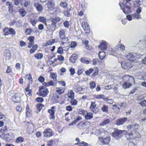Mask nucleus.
Returning <instances> with one entry per match:
<instances>
[{
  "mask_svg": "<svg viewBox=\"0 0 146 146\" xmlns=\"http://www.w3.org/2000/svg\"><path fill=\"white\" fill-rule=\"evenodd\" d=\"M141 135L139 132L135 130L134 133H128L125 134V137L127 140L131 141L132 140L135 139L136 138H140Z\"/></svg>",
  "mask_w": 146,
  "mask_h": 146,
  "instance_id": "1",
  "label": "nucleus"
},
{
  "mask_svg": "<svg viewBox=\"0 0 146 146\" xmlns=\"http://www.w3.org/2000/svg\"><path fill=\"white\" fill-rule=\"evenodd\" d=\"M127 131L126 130H121L118 129H115L114 131L113 132L112 136L117 139H118L121 135L126 133Z\"/></svg>",
  "mask_w": 146,
  "mask_h": 146,
  "instance_id": "2",
  "label": "nucleus"
},
{
  "mask_svg": "<svg viewBox=\"0 0 146 146\" xmlns=\"http://www.w3.org/2000/svg\"><path fill=\"white\" fill-rule=\"evenodd\" d=\"M39 95L42 97L46 96L49 93L48 89L45 87L40 86L39 87Z\"/></svg>",
  "mask_w": 146,
  "mask_h": 146,
  "instance_id": "3",
  "label": "nucleus"
},
{
  "mask_svg": "<svg viewBox=\"0 0 146 146\" xmlns=\"http://www.w3.org/2000/svg\"><path fill=\"white\" fill-rule=\"evenodd\" d=\"M125 1H123V3H119V5L123 13L126 14L130 12L131 10L130 7L128 5V4H125Z\"/></svg>",
  "mask_w": 146,
  "mask_h": 146,
  "instance_id": "4",
  "label": "nucleus"
},
{
  "mask_svg": "<svg viewBox=\"0 0 146 146\" xmlns=\"http://www.w3.org/2000/svg\"><path fill=\"white\" fill-rule=\"evenodd\" d=\"M126 57L127 60L132 61L138 57V55L137 53H129L126 55Z\"/></svg>",
  "mask_w": 146,
  "mask_h": 146,
  "instance_id": "5",
  "label": "nucleus"
},
{
  "mask_svg": "<svg viewBox=\"0 0 146 146\" xmlns=\"http://www.w3.org/2000/svg\"><path fill=\"white\" fill-rule=\"evenodd\" d=\"M74 91L77 93L83 94L84 93V89L78 85H75L73 87Z\"/></svg>",
  "mask_w": 146,
  "mask_h": 146,
  "instance_id": "6",
  "label": "nucleus"
},
{
  "mask_svg": "<svg viewBox=\"0 0 146 146\" xmlns=\"http://www.w3.org/2000/svg\"><path fill=\"white\" fill-rule=\"evenodd\" d=\"M82 114L84 117L85 119L86 120L90 119L93 117V114L91 112L83 111H82Z\"/></svg>",
  "mask_w": 146,
  "mask_h": 146,
  "instance_id": "7",
  "label": "nucleus"
},
{
  "mask_svg": "<svg viewBox=\"0 0 146 146\" xmlns=\"http://www.w3.org/2000/svg\"><path fill=\"white\" fill-rule=\"evenodd\" d=\"M98 139L103 145H108L110 141V136H107L105 138L99 137Z\"/></svg>",
  "mask_w": 146,
  "mask_h": 146,
  "instance_id": "8",
  "label": "nucleus"
},
{
  "mask_svg": "<svg viewBox=\"0 0 146 146\" xmlns=\"http://www.w3.org/2000/svg\"><path fill=\"white\" fill-rule=\"evenodd\" d=\"M13 133L10 132L8 134H5L3 136V139L6 141H9L14 138Z\"/></svg>",
  "mask_w": 146,
  "mask_h": 146,
  "instance_id": "9",
  "label": "nucleus"
},
{
  "mask_svg": "<svg viewBox=\"0 0 146 146\" xmlns=\"http://www.w3.org/2000/svg\"><path fill=\"white\" fill-rule=\"evenodd\" d=\"M82 27L85 31V33L88 34L90 33L89 25L86 22H84L82 23L81 25Z\"/></svg>",
  "mask_w": 146,
  "mask_h": 146,
  "instance_id": "10",
  "label": "nucleus"
},
{
  "mask_svg": "<svg viewBox=\"0 0 146 146\" xmlns=\"http://www.w3.org/2000/svg\"><path fill=\"white\" fill-rule=\"evenodd\" d=\"M121 66L122 68L125 70H128L132 67V65L130 63L125 62H122Z\"/></svg>",
  "mask_w": 146,
  "mask_h": 146,
  "instance_id": "11",
  "label": "nucleus"
},
{
  "mask_svg": "<svg viewBox=\"0 0 146 146\" xmlns=\"http://www.w3.org/2000/svg\"><path fill=\"white\" fill-rule=\"evenodd\" d=\"M96 105L95 102H91L90 108L91 111L95 113L98 111V109L96 107Z\"/></svg>",
  "mask_w": 146,
  "mask_h": 146,
  "instance_id": "12",
  "label": "nucleus"
},
{
  "mask_svg": "<svg viewBox=\"0 0 146 146\" xmlns=\"http://www.w3.org/2000/svg\"><path fill=\"white\" fill-rule=\"evenodd\" d=\"M127 119V118L125 117L117 119L116 120V124L117 125H122L124 123Z\"/></svg>",
  "mask_w": 146,
  "mask_h": 146,
  "instance_id": "13",
  "label": "nucleus"
},
{
  "mask_svg": "<svg viewBox=\"0 0 146 146\" xmlns=\"http://www.w3.org/2000/svg\"><path fill=\"white\" fill-rule=\"evenodd\" d=\"M44 136L46 137H49L52 136L53 134L52 130L50 129H46L43 132Z\"/></svg>",
  "mask_w": 146,
  "mask_h": 146,
  "instance_id": "14",
  "label": "nucleus"
},
{
  "mask_svg": "<svg viewBox=\"0 0 146 146\" xmlns=\"http://www.w3.org/2000/svg\"><path fill=\"white\" fill-rule=\"evenodd\" d=\"M56 106L52 107L51 109L48 110V112L50 114V118L54 119L55 118L54 113L55 111Z\"/></svg>",
  "mask_w": 146,
  "mask_h": 146,
  "instance_id": "15",
  "label": "nucleus"
},
{
  "mask_svg": "<svg viewBox=\"0 0 146 146\" xmlns=\"http://www.w3.org/2000/svg\"><path fill=\"white\" fill-rule=\"evenodd\" d=\"M46 5L48 8L50 10H51L55 6L54 2L52 0H49Z\"/></svg>",
  "mask_w": 146,
  "mask_h": 146,
  "instance_id": "16",
  "label": "nucleus"
},
{
  "mask_svg": "<svg viewBox=\"0 0 146 146\" xmlns=\"http://www.w3.org/2000/svg\"><path fill=\"white\" fill-rule=\"evenodd\" d=\"M123 79L125 81H129L130 82H134V80L133 77L128 75H125L123 77Z\"/></svg>",
  "mask_w": 146,
  "mask_h": 146,
  "instance_id": "17",
  "label": "nucleus"
},
{
  "mask_svg": "<svg viewBox=\"0 0 146 146\" xmlns=\"http://www.w3.org/2000/svg\"><path fill=\"white\" fill-rule=\"evenodd\" d=\"M20 2L21 5L25 7L29 6L30 4V2L29 0H21Z\"/></svg>",
  "mask_w": 146,
  "mask_h": 146,
  "instance_id": "18",
  "label": "nucleus"
},
{
  "mask_svg": "<svg viewBox=\"0 0 146 146\" xmlns=\"http://www.w3.org/2000/svg\"><path fill=\"white\" fill-rule=\"evenodd\" d=\"M12 101L15 103L19 102L21 100L20 97L17 94H15L12 97Z\"/></svg>",
  "mask_w": 146,
  "mask_h": 146,
  "instance_id": "19",
  "label": "nucleus"
},
{
  "mask_svg": "<svg viewBox=\"0 0 146 146\" xmlns=\"http://www.w3.org/2000/svg\"><path fill=\"white\" fill-rule=\"evenodd\" d=\"M35 38L33 36H31L28 38V40L29 41L28 47L30 48L34 44Z\"/></svg>",
  "mask_w": 146,
  "mask_h": 146,
  "instance_id": "20",
  "label": "nucleus"
},
{
  "mask_svg": "<svg viewBox=\"0 0 146 146\" xmlns=\"http://www.w3.org/2000/svg\"><path fill=\"white\" fill-rule=\"evenodd\" d=\"M67 4L64 2V10H67L68 9L69 10V11L66 10L65 12L64 11V15L67 17H69L70 16V14L69 12V10L70 9V7L69 8L68 7L67 8Z\"/></svg>",
  "mask_w": 146,
  "mask_h": 146,
  "instance_id": "21",
  "label": "nucleus"
},
{
  "mask_svg": "<svg viewBox=\"0 0 146 146\" xmlns=\"http://www.w3.org/2000/svg\"><path fill=\"white\" fill-rule=\"evenodd\" d=\"M107 43L105 41L102 42L99 45V47L103 50H106L107 47Z\"/></svg>",
  "mask_w": 146,
  "mask_h": 146,
  "instance_id": "22",
  "label": "nucleus"
},
{
  "mask_svg": "<svg viewBox=\"0 0 146 146\" xmlns=\"http://www.w3.org/2000/svg\"><path fill=\"white\" fill-rule=\"evenodd\" d=\"M34 131V125L31 124L29 125L27 129V131L29 133L31 134L33 133Z\"/></svg>",
  "mask_w": 146,
  "mask_h": 146,
  "instance_id": "23",
  "label": "nucleus"
},
{
  "mask_svg": "<svg viewBox=\"0 0 146 146\" xmlns=\"http://www.w3.org/2000/svg\"><path fill=\"white\" fill-rule=\"evenodd\" d=\"M34 6L36 7L37 10L38 11L40 12L42 11L43 8L41 5L35 3H34Z\"/></svg>",
  "mask_w": 146,
  "mask_h": 146,
  "instance_id": "24",
  "label": "nucleus"
},
{
  "mask_svg": "<svg viewBox=\"0 0 146 146\" xmlns=\"http://www.w3.org/2000/svg\"><path fill=\"white\" fill-rule=\"evenodd\" d=\"M55 41V40L52 39L48 41L46 43H43V45L44 46H47L49 45H52Z\"/></svg>",
  "mask_w": 146,
  "mask_h": 146,
  "instance_id": "25",
  "label": "nucleus"
},
{
  "mask_svg": "<svg viewBox=\"0 0 146 146\" xmlns=\"http://www.w3.org/2000/svg\"><path fill=\"white\" fill-rule=\"evenodd\" d=\"M141 4L140 0H135L133 2V7H139Z\"/></svg>",
  "mask_w": 146,
  "mask_h": 146,
  "instance_id": "26",
  "label": "nucleus"
},
{
  "mask_svg": "<svg viewBox=\"0 0 146 146\" xmlns=\"http://www.w3.org/2000/svg\"><path fill=\"white\" fill-rule=\"evenodd\" d=\"M75 94L74 93L72 90L69 91L67 94L68 97L71 99L74 98V97Z\"/></svg>",
  "mask_w": 146,
  "mask_h": 146,
  "instance_id": "27",
  "label": "nucleus"
},
{
  "mask_svg": "<svg viewBox=\"0 0 146 146\" xmlns=\"http://www.w3.org/2000/svg\"><path fill=\"white\" fill-rule=\"evenodd\" d=\"M94 98L97 99H103L104 100L105 99V97L103 95L99 94L95 95L94 96Z\"/></svg>",
  "mask_w": 146,
  "mask_h": 146,
  "instance_id": "28",
  "label": "nucleus"
},
{
  "mask_svg": "<svg viewBox=\"0 0 146 146\" xmlns=\"http://www.w3.org/2000/svg\"><path fill=\"white\" fill-rule=\"evenodd\" d=\"M60 20V18L58 17H55L54 18H53L52 19V24L55 27V24L58 23Z\"/></svg>",
  "mask_w": 146,
  "mask_h": 146,
  "instance_id": "29",
  "label": "nucleus"
},
{
  "mask_svg": "<svg viewBox=\"0 0 146 146\" xmlns=\"http://www.w3.org/2000/svg\"><path fill=\"white\" fill-rule=\"evenodd\" d=\"M77 58V55L76 54H73L70 57V60L72 62H74L75 60Z\"/></svg>",
  "mask_w": 146,
  "mask_h": 146,
  "instance_id": "30",
  "label": "nucleus"
},
{
  "mask_svg": "<svg viewBox=\"0 0 146 146\" xmlns=\"http://www.w3.org/2000/svg\"><path fill=\"white\" fill-rule=\"evenodd\" d=\"M47 146H52L54 145L55 143V140L53 139L50 140L48 141L47 142Z\"/></svg>",
  "mask_w": 146,
  "mask_h": 146,
  "instance_id": "31",
  "label": "nucleus"
},
{
  "mask_svg": "<svg viewBox=\"0 0 146 146\" xmlns=\"http://www.w3.org/2000/svg\"><path fill=\"white\" fill-rule=\"evenodd\" d=\"M106 55L105 52H104L100 51L99 53V56L100 59H103L106 56Z\"/></svg>",
  "mask_w": 146,
  "mask_h": 146,
  "instance_id": "32",
  "label": "nucleus"
},
{
  "mask_svg": "<svg viewBox=\"0 0 146 146\" xmlns=\"http://www.w3.org/2000/svg\"><path fill=\"white\" fill-rule=\"evenodd\" d=\"M38 47V46L37 45L35 44L34 45L30 50L29 51L30 53L32 54L34 53L35 50L37 49Z\"/></svg>",
  "mask_w": 146,
  "mask_h": 146,
  "instance_id": "33",
  "label": "nucleus"
},
{
  "mask_svg": "<svg viewBox=\"0 0 146 146\" xmlns=\"http://www.w3.org/2000/svg\"><path fill=\"white\" fill-rule=\"evenodd\" d=\"M5 55L6 60H8L11 58V54L9 50H6Z\"/></svg>",
  "mask_w": 146,
  "mask_h": 146,
  "instance_id": "34",
  "label": "nucleus"
},
{
  "mask_svg": "<svg viewBox=\"0 0 146 146\" xmlns=\"http://www.w3.org/2000/svg\"><path fill=\"white\" fill-rule=\"evenodd\" d=\"M43 85L46 86H53L55 84L52 81H51L49 82L48 83L44 82L43 83Z\"/></svg>",
  "mask_w": 146,
  "mask_h": 146,
  "instance_id": "35",
  "label": "nucleus"
},
{
  "mask_svg": "<svg viewBox=\"0 0 146 146\" xmlns=\"http://www.w3.org/2000/svg\"><path fill=\"white\" fill-rule=\"evenodd\" d=\"M70 103L72 106H76L77 104L78 101L74 99V98H73L71 99Z\"/></svg>",
  "mask_w": 146,
  "mask_h": 146,
  "instance_id": "36",
  "label": "nucleus"
},
{
  "mask_svg": "<svg viewBox=\"0 0 146 146\" xmlns=\"http://www.w3.org/2000/svg\"><path fill=\"white\" fill-rule=\"evenodd\" d=\"M131 85V84H130L129 82H126L124 83L123 85V86L124 88H129Z\"/></svg>",
  "mask_w": 146,
  "mask_h": 146,
  "instance_id": "37",
  "label": "nucleus"
},
{
  "mask_svg": "<svg viewBox=\"0 0 146 146\" xmlns=\"http://www.w3.org/2000/svg\"><path fill=\"white\" fill-rule=\"evenodd\" d=\"M26 116L29 117L31 115V110L29 109V106L27 105L26 107Z\"/></svg>",
  "mask_w": 146,
  "mask_h": 146,
  "instance_id": "38",
  "label": "nucleus"
},
{
  "mask_svg": "<svg viewBox=\"0 0 146 146\" xmlns=\"http://www.w3.org/2000/svg\"><path fill=\"white\" fill-rule=\"evenodd\" d=\"M56 91L59 94H61L64 92V89L62 88H57L56 89Z\"/></svg>",
  "mask_w": 146,
  "mask_h": 146,
  "instance_id": "39",
  "label": "nucleus"
},
{
  "mask_svg": "<svg viewBox=\"0 0 146 146\" xmlns=\"http://www.w3.org/2000/svg\"><path fill=\"white\" fill-rule=\"evenodd\" d=\"M24 140L23 137H19L17 138L16 140V142L17 143H21L23 142Z\"/></svg>",
  "mask_w": 146,
  "mask_h": 146,
  "instance_id": "40",
  "label": "nucleus"
},
{
  "mask_svg": "<svg viewBox=\"0 0 146 146\" xmlns=\"http://www.w3.org/2000/svg\"><path fill=\"white\" fill-rule=\"evenodd\" d=\"M35 57L38 59H41L43 57V54L40 53L35 54L34 55Z\"/></svg>",
  "mask_w": 146,
  "mask_h": 146,
  "instance_id": "41",
  "label": "nucleus"
},
{
  "mask_svg": "<svg viewBox=\"0 0 146 146\" xmlns=\"http://www.w3.org/2000/svg\"><path fill=\"white\" fill-rule=\"evenodd\" d=\"M110 123V120L108 119H107L104 120L102 123L100 124V126H104Z\"/></svg>",
  "mask_w": 146,
  "mask_h": 146,
  "instance_id": "42",
  "label": "nucleus"
},
{
  "mask_svg": "<svg viewBox=\"0 0 146 146\" xmlns=\"http://www.w3.org/2000/svg\"><path fill=\"white\" fill-rule=\"evenodd\" d=\"M25 78L26 79L29 80V84H31L32 83L33 80L32 77L30 75H27L25 76Z\"/></svg>",
  "mask_w": 146,
  "mask_h": 146,
  "instance_id": "43",
  "label": "nucleus"
},
{
  "mask_svg": "<svg viewBox=\"0 0 146 146\" xmlns=\"http://www.w3.org/2000/svg\"><path fill=\"white\" fill-rule=\"evenodd\" d=\"M133 16L134 18L138 19H141V17L140 15L138 13H135L133 15Z\"/></svg>",
  "mask_w": 146,
  "mask_h": 146,
  "instance_id": "44",
  "label": "nucleus"
},
{
  "mask_svg": "<svg viewBox=\"0 0 146 146\" xmlns=\"http://www.w3.org/2000/svg\"><path fill=\"white\" fill-rule=\"evenodd\" d=\"M81 61L82 62L84 63L85 64H88L90 61L86 59V58L83 57L81 59Z\"/></svg>",
  "mask_w": 146,
  "mask_h": 146,
  "instance_id": "45",
  "label": "nucleus"
},
{
  "mask_svg": "<svg viewBox=\"0 0 146 146\" xmlns=\"http://www.w3.org/2000/svg\"><path fill=\"white\" fill-rule=\"evenodd\" d=\"M108 107L105 105H104L102 108V110L104 112L107 113L108 112Z\"/></svg>",
  "mask_w": 146,
  "mask_h": 146,
  "instance_id": "46",
  "label": "nucleus"
},
{
  "mask_svg": "<svg viewBox=\"0 0 146 146\" xmlns=\"http://www.w3.org/2000/svg\"><path fill=\"white\" fill-rule=\"evenodd\" d=\"M44 105L42 104H38L36 105V108L39 111H40Z\"/></svg>",
  "mask_w": 146,
  "mask_h": 146,
  "instance_id": "47",
  "label": "nucleus"
},
{
  "mask_svg": "<svg viewBox=\"0 0 146 146\" xmlns=\"http://www.w3.org/2000/svg\"><path fill=\"white\" fill-rule=\"evenodd\" d=\"M94 70V69L92 68H90L89 70H88L85 72V74L87 75H89Z\"/></svg>",
  "mask_w": 146,
  "mask_h": 146,
  "instance_id": "48",
  "label": "nucleus"
},
{
  "mask_svg": "<svg viewBox=\"0 0 146 146\" xmlns=\"http://www.w3.org/2000/svg\"><path fill=\"white\" fill-rule=\"evenodd\" d=\"M127 128L128 130H134L133 124H132L127 126Z\"/></svg>",
  "mask_w": 146,
  "mask_h": 146,
  "instance_id": "49",
  "label": "nucleus"
},
{
  "mask_svg": "<svg viewBox=\"0 0 146 146\" xmlns=\"http://www.w3.org/2000/svg\"><path fill=\"white\" fill-rule=\"evenodd\" d=\"M19 12L23 17L25 16L26 14L25 11L24 9H20L19 10Z\"/></svg>",
  "mask_w": 146,
  "mask_h": 146,
  "instance_id": "50",
  "label": "nucleus"
},
{
  "mask_svg": "<svg viewBox=\"0 0 146 146\" xmlns=\"http://www.w3.org/2000/svg\"><path fill=\"white\" fill-rule=\"evenodd\" d=\"M89 145L88 143L84 141L79 143L78 145L79 146H88Z\"/></svg>",
  "mask_w": 146,
  "mask_h": 146,
  "instance_id": "51",
  "label": "nucleus"
},
{
  "mask_svg": "<svg viewBox=\"0 0 146 146\" xmlns=\"http://www.w3.org/2000/svg\"><path fill=\"white\" fill-rule=\"evenodd\" d=\"M64 30L62 29L59 32V36L61 38H63L64 37Z\"/></svg>",
  "mask_w": 146,
  "mask_h": 146,
  "instance_id": "52",
  "label": "nucleus"
},
{
  "mask_svg": "<svg viewBox=\"0 0 146 146\" xmlns=\"http://www.w3.org/2000/svg\"><path fill=\"white\" fill-rule=\"evenodd\" d=\"M50 76L54 80H56V74L52 72L50 73Z\"/></svg>",
  "mask_w": 146,
  "mask_h": 146,
  "instance_id": "53",
  "label": "nucleus"
},
{
  "mask_svg": "<svg viewBox=\"0 0 146 146\" xmlns=\"http://www.w3.org/2000/svg\"><path fill=\"white\" fill-rule=\"evenodd\" d=\"M84 71V70L83 68H79L78 69V72H77V74L78 75H80L81 74H82L83 72Z\"/></svg>",
  "mask_w": 146,
  "mask_h": 146,
  "instance_id": "54",
  "label": "nucleus"
},
{
  "mask_svg": "<svg viewBox=\"0 0 146 146\" xmlns=\"http://www.w3.org/2000/svg\"><path fill=\"white\" fill-rule=\"evenodd\" d=\"M119 48L120 50L122 51H124L125 50V47L124 45L123 44H119Z\"/></svg>",
  "mask_w": 146,
  "mask_h": 146,
  "instance_id": "55",
  "label": "nucleus"
},
{
  "mask_svg": "<svg viewBox=\"0 0 146 146\" xmlns=\"http://www.w3.org/2000/svg\"><path fill=\"white\" fill-rule=\"evenodd\" d=\"M90 88L92 89L94 88L96 86L95 83L94 81H91L90 83Z\"/></svg>",
  "mask_w": 146,
  "mask_h": 146,
  "instance_id": "56",
  "label": "nucleus"
},
{
  "mask_svg": "<svg viewBox=\"0 0 146 146\" xmlns=\"http://www.w3.org/2000/svg\"><path fill=\"white\" fill-rule=\"evenodd\" d=\"M9 31L10 34L13 35H14L16 34L15 30L12 28H10L9 29Z\"/></svg>",
  "mask_w": 146,
  "mask_h": 146,
  "instance_id": "57",
  "label": "nucleus"
},
{
  "mask_svg": "<svg viewBox=\"0 0 146 146\" xmlns=\"http://www.w3.org/2000/svg\"><path fill=\"white\" fill-rule=\"evenodd\" d=\"M38 20V21L44 22L46 21V19L43 17H40Z\"/></svg>",
  "mask_w": 146,
  "mask_h": 146,
  "instance_id": "58",
  "label": "nucleus"
},
{
  "mask_svg": "<svg viewBox=\"0 0 146 146\" xmlns=\"http://www.w3.org/2000/svg\"><path fill=\"white\" fill-rule=\"evenodd\" d=\"M104 100L109 104H112L113 103V100L112 99H108L105 97Z\"/></svg>",
  "mask_w": 146,
  "mask_h": 146,
  "instance_id": "59",
  "label": "nucleus"
},
{
  "mask_svg": "<svg viewBox=\"0 0 146 146\" xmlns=\"http://www.w3.org/2000/svg\"><path fill=\"white\" fill-rule=\"evenodd\" d=\"M69 71L70 74L72 75H73L75 73V69L73 68H71L70 69Z\"/></svg>",
  "mask_w": 146,
  "mask_h": 146,
  "instance_id": "60",
  "label": "nucleus"
},
{
  "mask_svg": "<svg viewBox=\"0 0 146 146\" xmlns=\"http://www.w3.org/2000/svg\"><path fill=\"white\" fill-rule=\"evenodd\" d=\"M43 100V99L42 98L38 97L36 99V101L38 102H42Z\"/></svg>",
  "mask_w": 146,
  "mask_h": 146,
  "instance_id": "61",
  "label": "nucleus"
},
{
  "mask_svg": "<svg viewBox=\"0 0 146 146\" xmlns=\"http://www.w3.org/2000/svg\"><path fill=\"white\" fill-rule=\"evenodd\" d=\"M99 131L101 133H104L105 134H107L108 133L107 131L105 130L104 129H101L99 130Z\"/></svg>",
  "mask_w": 146,
  "mask_h": 146,
  "instance_id": "62",
  "label": "nucleus"
},
{
  "mask_svg": "<svg viewBox=\"0 0 146 146\" xmlns=\"http://www.w3.org/2000/svg\"><path fill=\"white\" fill-rule=\"evenodd\" d=\"M77 45V43L75 42H72L70 44V46L71 48H74Z\"/></svg>",
  "mask_w": 146,
  "mask_h": 146,
  "instance_id": "63",
  "label": "nucleus"
},
{
  "mask_svg": "<svg viewBox=\"0 0 146 146\" xmlns=\"http://www.w3.org/2000/svg\"><path fill=\"white\" fill-rule=\"evenodd\" d=\"M140 104L143 106H146V100H143V101H141Z\"/></svg>",
  "mask_w": 146,
  "mask_h": 146,
  "instance_id": "64",
  "label": "nucleus"
}]
</instances>
